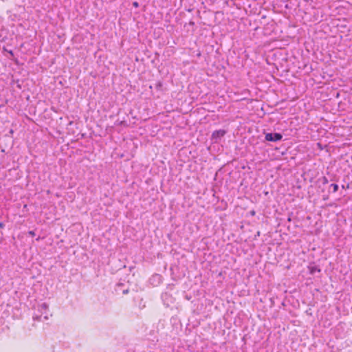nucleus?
Returning a JSON list of instances; mask_svg holds the SVG:
<instances>
[{"label":"nucleus","mask_w":352,"mask_h":352,"mask_svg":"<svg viewBox=\"0 0 352 352\" xmlns=\"http://www.w3.org/2000/svg\"><path fill=\"white\" fill-rule=\"evenodd\" d=\"M48 308L49 306L47 303L43 302L38 305V311L41 314L39 315L35 314L33 316L34 320H42V318H43L45 320H48L49 318V314H48Z\"/></svg>","instance_id":"nucleus-1"},{"label":"nucleus","mask_w":352,"mask_h":352,"mask_svg":"<svg viewBox=\"0 0 352 352\" xmlns=\"http://www.w3.org/2000/svg\"><path fill=\"white\" fill-rule=\"evenodd\" d=\"M226 133L224 129L216 130L212 132L211 140L213 142L217 143Z\"/></svg>","instance_id":"nucleus-2"},{"label":"nucleus","mask_w":352,"mask_h":352,"mask_svg":"<svg viewBox=\"0 0 352 352\" xmlns=\"http://www.w3.org/2000/svg\"><path fill=\"white\" fill-rule=\"evenodd\" d=\"M283 135L280 133H268L265 134V139L269 142H278L281 140Z\"/></svg>","instance_id":"nucleus-3"},{"label":"nucleus","mask_w":352,"mask_h":352,"mask_svg":"<svg viewBox=\"0 0 352 352\" xmlns=\"http://www.w3.org/2000/svg\"><path fill=\"white\" fill-rule=\"evenodd\" d=\"M151 281L156 282L157 283H160L162 281V276L159 274H155L151 278Z\"/></svg>","instance_id":"nucleus-4"},{"label":"nucleus","mask_w":352,"mask_h":352,"mask_svg":"<svg viewBox=\"0 0 352 352\" xmlns=\"http://www.w3.org/2000/svg\"><path fill=\"white\" fill-rule=\"evenodd\" d=\"M330 187H332L333 188V192H336L338 191V185L336 184H331Z\"/></svg>","instance_id":"nucleus-5"},{"label":"nucleus","mask_w":352,"mask_h":352,"mask_svg":"<svg viewBox=\"0 0 352 352\" xmlns=\"http://www.w3.org/2000/svg\"><path fill=\"white\" fill-rule=\"evenodd\" d=\"M3 51L5 52H7L8 53H9L12 56H13V52L12 50H8V49H6L5 47H3Z\"/></svg>","instance_id":"nucleus-6"},{"label":"nucleus","mask_w":352,"mask_h":352,"mask_svg":"<svg viewBox=\"0 0 352 352\" xmlns=\"http://www.w3.org/2000/svg\"><path fill=\"white\" fill-rule=\"evenodd\" d=\"M28 235H29V236H35V232H34V231H33V230H30V231H29V232H28Z\"/></svg>","instance_id":"nucleus-7"},{"label":"nucleus","mask_w":352,"mask_h":352,"mask_svg":"<svg viewBox=\"0 0 352 352\" xmlns=\"http://www.w3.org/2000/svg\"><path fill=\"white\" fill-rule=\"evenodd\" d=\"M316 270H317L318 272H320V271L319 269H317L316 267H313L311 269V273H314Z\"/></svg>","instance_id":"nucleus-8"},{"label":"nucleus","mask_w":352,"mask_h":352,"mask_svg":"<svg viewBox=\"0 0 352 352\" xmlns=\"http://www.w3.org/2000/svg\"><path fill=\"white\" fill-rule=\"evenodd\" d=\"M328 182H328L327 178V177H323V179H322V183H323L324 184H327Z\"/></svg>","instance_id":"nucleus-9"},{"label":"nucleus","mask_w":352,"mask_h":352,"mask_svg":"<svg viewBox=\"0 0 352 352\" xmlns=\"http://www.w3.org/2000/svg\"><path fill=\"white\" fill-rule=\"evenodd\" d=\"M127 293H128V289H124V290H123V292H122V294H127Z\"/></svg>","instance_id":"nucleus-10"},{"label":"nucleus","mask_w":352,"mask_h":352,"mask_svg":"<svg viewBox=\"0 0 352 352\" xmlns=\"http://www.w3.org/2000/svg\"><path fill=\"white\" fill-rule=\"evenodd\" d=\"M4 227V224L2 222H0V228H2Z\"/></svg>","instance_id":"nucleus-11"},{"label":"nucleus","mask_w":352,"mask_h":352,"mask_svg":"<svg viewBox=\"0 0 352 352\" xmlns=\"http://www.w3.org/2000/svg\"><path fill=\"white\" fill-rule=\"evenodd\" d=\"M133 6H134L135 7H138V2H134V3H133Z\"/></svg>","instance_id":"nucleus-12"}]
</instances>
